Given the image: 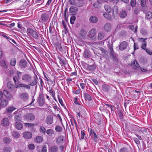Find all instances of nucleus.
<instances>
[{"label":"nucleus","instance_id":"nucleus-3","mask_svg":"<svg viewBox=\"0 0 152 152\" xmlns=\"http://www.w3.org/2000/svg\"><path fill=\"white\" fill-rule=\"evenodd\" d=\"M27 33L28 35L31 36L36 39L39 38V35L37 33L31 28H28L27 29Z\"/></svg>","mask_w":152,"mask_h":152},{"label":"nucleus","instance_id":"nucleus-6","mask_svg":"<svg viewBox=\"0 0 152 152\" xmlns=\"http://www.w3.org/2000/svg\"><path fill=\"white\" fill-rule=\"evenodd\" d=\"M21 113L20 109H18L14 112V114L15 115V121H21Z\"/></svg>","mask_w":152,"mask_h":152},{"label":"nucleus","instance_id":"nucleus-58","mask_svg":"<svg viewBox=\"0 0 152 152\" xmlns=\"http://www.w3.org/2000/svg\"><path fill=\"white\" fill-rule=\"evenodd\" d=\"M145 51L149 55H151L152 54V52L150 49L147 48L146 49Z\"/></svg>","mask_w":152,"mask_h":152},{"label":"nucleus","instance_id":"nucleus-44","mask_svg":"<svg viewBox=\"0 0 152 152\" xmlns=\"http://www.w3.org/2000/svg\"><path fill=\"white\" fill-rule=\"evenodd\" d=\"M137 26H136L135 27V28L134 29V26L133 25H131L129 26V28H130V29L132 30H134V32L135 33H136L137 31Z\"/></svg>","mask_w":152,"mask_h":152},{"label":"nucleus","instance_id":"nucleus-33","mask_svg":"<svg viewBox=\"0 0 152 152\" xmlns=\"http://www.w3.org/2000/svg\"><path fill=\"white\" fill-rule=\"evenodd\" d=\"M12 136L15 138H18L20 136L19 133L15 131H13L12 133Z\"/></svg>","mask_w":152,"mask_h":152},{"label":"nucleus","instance_id":"nucleus-43","mask_svg":"<svg viewBox=\"0 0 152 152\" xmlns=\"http://www.w3.org/2000/svg\"><path fill=\"white\" fill-rule=\"evenodd\" d=\"M3 150L4 152H10L11 149L9 147H5L4 148Z\"/></svg>","mask_w":152,"mask_h":152},{"label":"nucleus","instance_id":"nucleus-52","mask_svg":"<svg viewBox=\"0 0 152 152\" xmlns=\"http://www.w3.org/2000/svg\"><path fill=\"white\" fill-rule=\"evenodd\" d=\"M0 64L4 67H7V66L5 61L4 60H2L1 61H0Z\"/></svg>","mask_w":152,"mask_h":152},{"label":"nucleus","instance_id":"nucleus-27","mask_svg":"<svg viewBox=\"0 0 152 152\" xmlns=\"http://www.w3.org/2000/svg\"><path fill=\"white\" fill-rule=\"evenodd\" d=\"M27 62L24 60H21L20 61V66L25 67L26 66Z\"/></svg>","mask_w":152,"mask_h":152},{"label":"nucleus","instance_id":"nucleus-57","mask_svg":"<svg viewBox=\"0 0 152 152\" xmlns=\"http://www.w3.org/2000/svg\"><path fill=\"white\" fill-rule=\"evenodd\" d=\"M58 98L59 103L61 105H63V104L62 100L61 98H60L59 96L58 95Z\"/></svg>","mask_w":152,"mask_h":152},{"label":"nucleus","instance_id":"nucleus-18","mask_svg":"<svg viewBox=\"0 0 152 152\" xmlns=\"http://www.w3.org/2000/svg\"><path fill=\"white\" fill-rule=\"evenodd\" d=\"M58 149V148L57 146H53L49 148V152H57Z\"/></svg>","mask_w":152,"mask_h":152},{"label":"nucleus","instance_id":"nucleus-34","mask_svg":"<svg viewBox=\"0 0 152 152\" xmlns=\"http://www.w3.org/2000/svg\"><path fill=\"white\" fill-rule=\"evenodd\" d=\"M145 18L148 19H150L152 18V13L151 12L149 11L146 12Z\"/></svg>","mask_w":152,"mask_h":152},{"label":"nucleus","instance_id":"nucleus-47","mask_svg":"<svg viewBox=\"0 0 152 152\" xmlns=\"http://www.w3.org/2000/svg\"><path fill=\"white\" fill-rule=\"evenodd\" d=\"M0 35L2 36V37L6 39H10V38L8 37V36H7V34L4 33L0 32Z\"/></svg>","mask_w":152,"mask_h":152},{"label":"nucleus","instance_id":"nucleus-54","mask_svg":"<svg viewBox=\"0 0 152 152\" xmlns=\"http://www.w3.org/2000/svg\"><path fill=\"white\" fill-rule=\"evenodd\" d=\"M146 0H141V4L142 7H144L146 3Z\"/></svg>","mask_w":152,"mask_h":152},{"label":"nucleus","instance_id":"nucleus-15","mask_svg":"<svg viewBox=\"0 0 152 152\" xmlns=\"http://www.w3.org/2000/svg\"><path fill=\"white\" fill-rule=\"evenodd\" d=\"M98 19V18L96 16H91L89 19V22L92 23H95L97 22Z\"/></svg>","mask_w":152,"mask_h":152},{"label":"nucleus","instance_id":"nucleus-1","mask_svg":"<svg viewBox=\"0 0 152 152\" xmlns=\"http://www.w3.org/2000/svg\"><path fill=\"white\" fill-rule=\"evenodd\" d=\"M37 79V76L34 77V80L29 84L21 83L17 86H16V88H21L27 90L30 89L31 88V86H34L36 85Z\"/></svg>","mask_w":152,"mask_h":152},{"label":"nucleus","instance_id":"nucleus-2","mask_svg":"<svg viewBox=\"0 0 152 152\" xmlns=\"http://www.w3.org/2000/svg\"><path fill=\"white\" fill-rule=\"evenodd\" d=\"M42 12L40 17V20L42 22H47L49 21L51 16V12L50 11H41Z\"/></svg>","mask_w":152,"mask_h":152},{"label":"nucleus","instance_id":"nucleus-38","mask_svg":"<svg viewBox=\"0 0 152 152\" xmlns=\"http://www.w3.org/2000/svg\"><path fill=\"white\" fill-rule=\"evenodd\" d=\"M7 86L8 88L11 90H12L14 87L13 84L10 82H9L7 83Z\"/></svg>","mask_w":152,"mask_h":152},{"label":"nucleus","instance_id":"nucleus-64","mask_svg":"<svg viewBox=\"0 0 152 152\" xmlns=\"http://www.w3.org/2000/svg\"><path fill=\"white\" fill-rule=\"evenodd\" d=\"M70 4L72 5H75V0H69Z\"/></svg>","mask_w":152,"mask_h":152},{"label":"nucleus","instance_id":"nucleus-32","mask_svg":"<svg viewBox=\"0 0 152 152\" xmlns=\"http://www.w3.org/2000/svg\"><path fill=\"white\" fill-rule=\"evenodd\" d=\"M46 132L48 135L51 136L54 134V131L52 129H49L46 131Z\"/></svg>","mask_w":152,"mask_h":152},{"label":"nucleus","instance_id":"nucleus-59","mask_svg":"<svg viewBox=\"0 0 152 152\" xmlns=\"http://www.w3.org/2000/svg\"><path fill=\"white\" fill-rule=\"evenodd\" d=\"M39 103L41 106H43L44 103V102L43 100H40L39 101Z\"/></svg>","mask_w":152,"mask_h":152},{"label":"nucleus","instance_id":"nucleus-42","mask_svg":"<svg viewBox=\"0 0 152 152\" xmlns=\"http://www.w3.org/2000/svg\"><path fill=\"white\" fill-rule=\"evenodd\" d=\"M10 64L12 66H14L16 64V60L14 58H12L10 62Z\"/></svg>","mask_w":152,"mask_h":152},{"label":"nucleus","instance_id":"nucleus-30","mask_svg":"<svg viewBox=\"0 0 152 152\" xmlns=\"http://www.w3.org/2000/svg\"><path fill=\"white\" fill-rule=\"evenodd\" d=\"M9 124V121L7 118H5L3 119L2 122V124L4 126H6L8 125Z\"/></svg>","mask_w":152,"mask_h":152},{"label":"nucleus","instance_id":"nucleus-13","mask_svg":"<svg viewBox=\"0 0 152 152\" xmlns=\"http://www.w3.org/2000/svg\"><path fill=\"white\" fill-rule=\"evenodd\" d=\"M64 136H60L56 139V142L58 144H62L64 143Z\"/></svg>","mask_w":152,"mask_h":152},{"label":"nucleus","instance_id":"nucleus-40","mask_svg":"<svg viewBox=\"0 0 152 152\" xmlns=\"http://www.w3.org/2000/svg\"><path fill=\"white\" fill-rule=\"evenodd\" d=\"M55 130L57 132H59L62 131V128L61 126L57 125L55 127Z\"/></svg>","mask_w":152,"mask_h":152},{"label":"nucleus","instance_id":"nucleus-36","mask_svg":"<svg viewBox=\"0 0 152 152\" xmlns=\"http://www.w3.org/2000/svg\"><path fill=\"white\" fill-rule=\"evenodd\" d=\"M13 79L16 86H17L19 84V81L18 77L16 76H14L13 77Z\"/></svg>","mask_w":152,"mask_h":152},{"label":"nucleus","instance_id":"nucleus-62","mask_svg":"<svg viewBox=\"0 0 152 152\" xmlns=\"http://www.w3.org/2000/svg\"><path fill=\"white\" fill-rule=\"evenodd\" d=\"M49 92L52 94V96L53 97H54L55 96V93L54 91H53L52 89L49 90Z\"/></svg>","mask_w":152,"mask_h":152},{"label":"nucleus","instance_id":"nucleus-5","mask_svg":"<svg viewBox=\"0 0 152 152\" xmlns=\"http://www.w3.org/2000/svg\"><path fill=\"white\" fill-rule=\"evenodd\" d=\"M96 30L95 28L91 29L88 32V36L91 39L93 40H95L96 39Z\"/></svg>","mask_w":152,"mask_h":152},{"label":"nucleus","instance_id":"nucleus-17","mask_svg":"<svg viewBox=\"0 0 152 152\" xmlns=\"http://www.w3.org/2000/svg\"><path fill=\"white\" fill-rule=\"evenodd\" d=\"M34 141L37 143H40L43 141V138L41 136H38L35 137Z\"/></svg>","mask_w":152,"mask_h":152},{"label":"nucleus","instance_id":"nucleus-28","mask_svg":"<svg viewBox=\"0 0 152 152\" xmlns=\"http://www.w3.org/2000/svg\"><path fill=\"white\" fill-rule=\"evenodd\" d=\"M83 56L86 58H88L91 57V55L89 52L87 50H85L83 54Z\"/></svg>","mask_w":152,"mask_h":152},{"label":"nucleus","instance_id":"nucleus-26","mask_svg":"<svg viewBox=\"0 0 152 152\" xmlns=\"http://www.w3.org/2000/svg\"><path fill=\"white\" fill-rule=\"evenodd\" d=\"M69 10L70 12L73 14L76 11H78V10L77 8L73 6L69 8Z\"/></svg>","mask_w":152,"mask_h":152},{"label":"nucleus","instance_id":"nucleus-63","mask_svg":"<svg viewBox=\"0 0 152 152\" xmlns=\"http://www.w3.org/2000/svg\"><path fill=\"white\" fill-rule=\"evenodd\" d=\"M81 136L80 137V139L82 140L84 138V136L85 135V133L83 131H81Z\"/></svg>","mask_w":152,"mask_h":152},{"label":"nucleus","instance_id":"nucleus-25","mask_svg":"<svg viewBox=\"0 0 152 152\" xmlns=\"http://www.w3.org/2000/svg\"><path fill=\"white\" fill-rule=\"evenodd\" d=\"M8 103V101L6 99H3L1 101V106L5 107L7 106Z\"/></svg>","mask_w":152,"mask_h":152},{"label":"nucleus","instance_id":"nucleus-12","mask_svg":"<svg viewBox=\"0 0 152 152\" xmlns=\"http://www.w3.org/2000/svg\"><path fill=\"white\" fill-rule=\"evenodd\" d=\"M45 122L48 125H51L53 122V117L52 115H49L46 118Z\"/></svg>","mask_w":152,"mask_h":152},{"label":"nucleus","instance_id":"nucleus-60","mask_svg":"<svg viewBox=\"0 0 152 152\" xmlns=\"http://www.w3.org/2000/svg\"><path fill=\"white\" fill-rule=\"evenodd\" d=\"M47 147L46 146V145H44L42 149V152H47Z\"/></svg>","mask_w":152,"mask_h":152},{"label":"nucleus","instance_id":"nucleus-24","mask_svg":"<svg viewBox=\"0 0 152 152\" xmlns=\"http://www.w3.org/2000/svg\"><path fill=\"white\" fill-rule=\"evenodd\" d=\"M3 143L5 144H9L11 142L10 138L7 137H4L3 140Z\"/></svg>","mask_w":152,"mask_h":152},{"label":"nucleus","instance_id":"nucleus-50","mask_svg":"<svg viewBox=\"0 0 152 152\" xmlns=\"http://www.w3.org/2000/svg\"><path fill=\"white\" fill-rule=\"evenodd\" d=\"M25 125L26 126L28 127H33L34 124L32 123H26L25 124Z\"/></svg>","mask_w":152,"mask_h":152},{"label":"nucleus","instance_id":"nucleus-49","mask_svg":"<svg viewBox=\"0 0 152 152\" xmlns=\"http://www.w3.org/2000/svg\"><path fill=\"white\" fill-rule=\"evenodd\" d=\"M99 50L103 53V55H104L105 54H106L107 52V50H106L105 49H104V48H99Z\"/></svg>","mask_w":152,"mask_h":152},{"label":"nucleus","instance_id":"nucleus-39","mask_svg":"<svg viewBox=\"0 0 152 152\" xmlns=\"http://www.w3.org/2000/svg\"><path fill=\"white\" fill-rule=\"evenodd\" d=\"M16 108L13 107H9L7 108V110L8 112L11 113Z\"/></svg>","mask_w":152,"mask_h":152},{"label":"nucleus","instance_id":"nucleus-51","mask_svg":"<svg viewBox=\"0 0 152 152\" xmlns=\"http://www.w3.org/2000/svg\"><path fill=\"white\" fill-rule=\"evenodd\" d=\"M29 149L30 150H33L35 148V146L33 144H30L28 145Z\"/></svg>","mask_w":152,"mask_h":152},{"label":"nucleus","instance_id":"nucleus-56","mask_svg":"<svg viewBox=\"0 0 152 152\" xmlns=\"http://www.w3.org/2000/svg\"><path fill=\"white\" fill-rule=\"evenodd\" d=\"M118 114L120 118L122 119L123 118V116L122 112L121 110H119L118 111Z\"/></svg>","mask_w":152,"mask_h":152},{"label":"nucleus","instance_id":"nucleus-19","mask_svg":"<svg viewBox=\"0 0 152 152\" xmlns=\"http://www.w3.org/2000/svg\"><path fill=\"white\" fill-rule=\"evenodd\" d=\"M16 128L18 130H21L23 128L22 124L20 122H16L15 123Z\"/></svg>","mask_w":152,"mask_h":152},{"label":"nucleus","instance_id":"nucleus-35","mask_svg":"<svg viewBox=\"0 0 152 152\" xmlns=\"http://www.w3.org/2000/svg\"><path fill=\"white\" fill-rule=\"evenodd\" d=\"M104 8L105 10L109 13L110 12L111 8L110 6L109 5L107 4L104 5Z\"/></svg>","mask_w":152,"mask_h":152},{"label":"nucleus","instance_id":"nucleus-61","mask_svg":"<svg viewBox=\"0 0 152 152\" xmlns=\"http://www.w3.org/2000/svg\"><path fill=\"white\" fill-rule=\"evenodd\" d=\"M134 65L136 68H138L139 67V64L136 60H135L134 62Z\"/></svg>","mask_w":152,"mask_h":152},{"label":"nucleus","instance_id":"nucleus-46","mask_svg":"<svg viewBox=\"0 0 152 152\" xmlns=\"http://www.w3.org/2000/svg\"><path fill=\"white\" fill-rule=\"evenodd\" d=\"M128 149L126 147H123L121 148L119 152H128Z\"/></svg>","mask_w":152,"mask_h":152},{"label":"nucleus","instance_id":"nucleus-45","mask_svg":"<svg viewBox=\"0 0 152 152\" xmlns=\"http://www.w3.org/2000/svg\"><path fill=\"white\" fill-rule=\"evenodd\" d=\"M76 18L75 16H72L70 19V23L72 24H73L74 23V22Z\"/></svg>","mask_w":152,"mask_h":152},{"label":"nucleus","instance_id":"nucleus-9","mask_svg":"<svg viewBox=\"0 0 152 152\" xmlns=\"http://www.w3.org/2000/svg\"><path fill=\"white\" fill-rule=\"evenodd\" d=\"M113 16L115 19L117 18L118 17V8L116 6H115L113 8L112 11Z\"/></svg>","mask_w":152,"mask_h":152},{"label":"nucleus","instance_id":"nucleus-55","mask_svg":"<svg viewBox=\"0 0 152 152\" xmlns=\"http://www.w3.org/2000/svg\"><path fill=\"white\" fill-rule=\"evenodd\" d=\"M131 5L132 7H134L136 5V1L135 0H131Z\"/></svg>","mask_w":152,"mask_h":152},{"label":"nucleus","instance_id":"nucleus-16","mask_svg":"<svg viewBox=\"0 0 152 152\" xmlns=\"http://www.w3.org/2000/svg\"><path fill=\"white\" fill-rule=\"evenodd\" d=\"M111 28V25L110 23H107L104 26V29L107 32L110 31Z\"/></svg>","mask_w":152,"mask_h":152},{"label":"nucleus","instance_id":"nucleus-8","mask_svg":"<svg viewBox=\"0 0 152 152\" xmlns=\"http://www.w3.org/2000/svg\"><path fill=\"white\" fill-rule=\"evenodd\" d=\"M128 43L126 41L122 42L119 46V49L120 50H124L127 48Z\"/></svg>","mask_w":152,"mask_h":152},{"label":"nucleus","instance_id":"nucleus-22","mask_svg":"<svg viewBox=\"0 0 152 152\" xmlns=\"http://www.w3.org/2000/svg\"><path fill=\"white\" fill-rule=\"evenodd\" d=\"M102 88L104 91L107 92L110 89V86L108 85L104 84L102 86Z\"/></svg>","mask_w":152,"mask_h":152},{"label":"nucleus","instance_id":"nucleus-41","mask_svg":"<svg viewBox=\"0 0 152 152\" xmlns=\"http://www.w3.org/2000/svg\"><path fill=\"white\" fill-rule=\"evenodd\" d=\"M39 130L41 133L43 134H45V133L46 129L44 127L42 126H40Z\"/></svg>","mask_w":152,"mask_h":152},{"label":"nucleus","instance_id":"nucleus-37","mask_svg":"<svg viewBox=\"0 0 152 152\" xmlns=\"http://www.w3.org/2000/svg\"><path fill=\"white\" fill-rule=\"evenodd\" d=\"M103 15L104 17L108 20H110L111 19V16L110 14L104 13L103 14Z\"/></svg>","mask_w":152,"mask_h":152},{"label":"nucleus","instance_id":"nucleus-23","mask_svg":"<svg viewBox=\"0 0 152 152\" xmlns=\"http://www.w3.org/2000/svg\"><path fill=\"white\" fill-rule=\"evenodd\" d=\"M104 34L103 32L102 31L99 32L98 33L97 38L99 40H102L104 37Z\"/></svg>","mask_w":152,"mask_h":152},{"label":"nucleus","instance_id":"nucleus-4","mask_svg":"<svg viewBox=\"0 0 152 152\" xmlns=\"http://www.w3.org/2000/svg\"><path fill=\"white\" fill-rule=\"evenodd\" d=\"M21 79L25 83H30L32 81V78L30 75L25 74L22 76Z\"/></svg>","mask_w":152,"mask_h":152},{"label":"nucleus","instance_id":"nucleus-11","mask_svg":"<svg viewBox=\"0 0 152 152\" xmlns=\"http://www.w3.org/2000/svg\"><path fill=\"white\" fill-rule=\"evenodd\" d=\"M3 94L6 98L9 100H10L12 98V95L6 90H4Z\"/></svg>","mask_w":152,"mask_h":152},{"label":"nucleus","instance_id":"nucleus-29","mask_svg":"<svg viewBox=\"0 0 152 152\" xmlns=\"http://www.w3.org/2000/svg\"><path fill=\"white\" fill-rule=\"evenodd\" d=\"M102 3L101 1H97L94 4L93 6L95 8H98L100 6V4Z\"/></svg>","mask_w":152,"mask_h":152},{"label":"nucleus","instance_id":"nucleus-48","mask_svg":"<svg viewBox=\"0 0 152 152\" xmlns=\"http://www.w3.org/2000/svg\"><path fill=\"white\" fill-rule=\"evenodd\" d=\"M110 51V53L111 55L112 56H114V51L113 48V47L110 46L109 47Z\"/></svg>","mask_w":152,"mask_h":152},{"label":"nucleus","instance_id":"nucleus-14","mask_svg":"<svg viewBox=\"0 0 152 152\" xmlns=\"http://www.w3.org/2000/svg\"><path fill=\"white\" fill-rule=\"evenodd\" d=\"M32 134L30 132H25L23 133V136L26 139H30L32 137Z\"/></svg>","mask_w":152,"mask_h":152},{"label":"nucleus","instance_id":"nucleus-20","mask_svg":"<svg viewBox=\"0 0 152 152\" xmlns=\"http://www.w3.org/2000/svg\"><path fill=\"white\" fill-rule=\"evenodd\" d=\"M140 41H142L143 42L142 43L141 48L144 50H146V42L145 41V39H144L142 38H140Z\"/></svg>","mask_w":152,"mask_h":152},{"label":"nucleus","instance_id":"nucleus-21","mask_svg":"<svg viewBox=\"0 0 152 152\" xmlns=\"http://www.w3.org/2000/svg\"><path fill=\"white\" fill-rule=\"evenodd\" d=\"M83 95L86 100L90 101L91 100V96L85 92L83 93Z\"/></svg>","mask_w":152,"mask_h":152},{"label":"nucleus","instance_id":"nucleus-31","mask_svg":"<svg viewBox=\"0 0 152 152\" xmlns=\"http://www.w3.org/2000/svg\"><path fill=\"white\" fill-rule=\"evenodd\" d=\"M127 15V12L125 11H123L121 12L120 16L121 18H125Z\"/></svg>","mask_w":152,"mask_h":152},{"label":"nucleus","instance_id":"nucleus-53","mask_svg":"<svg viewBox=\"0 0 152 152\" xmlns=\"http://www.w3.org/2000/svg\"><path fill=\"white\" fill-rule=\"evenodd\" d=\"M133 140L137 144L139 145L140 144V141L136 137H134Z\"/></svg>","mask_w":152,"mask_h":152},{"label":"nucleus","instance_id":"nucleus-7","mask_svg":"<svg viewBox=\"0 0 152 152\" xmlns=\"http://www.w3.org/2000/svg\"><path fill=\"white\" fill-rule=\"evenodd\" d=\"M24 119L28 121H33L35 119V116L32 113H28L24 116Z\"/></svg>","mask_w":152,"mask_h":152},{"label":"nucleus","instance_id":"nucleus-10","mask_svg":"<svg viewBox=\"0 0 152 152\" xmlns=\"http://www.w3.org/2000/svg\"><path fill=\"white\" fill-rule=\"evenodd\" d=\"M19 97L21 99L24 101H27L28 99L29 96L27 93L23 92L20 94Z\"/></svg>","mask_w":152,"mask_h":152}]
</instances>
